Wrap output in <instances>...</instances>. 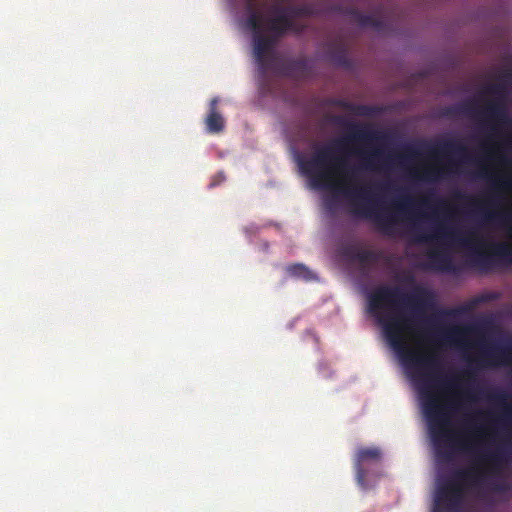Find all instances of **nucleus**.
<instances>
[{
	"instance_id": "f257e3e1",
	"label": "nucleus",
	"mask_w": 512,
	"mask_h": 512,
	"mask_svg": "<svg viewBox=\"0 0 512 512\" xmlns=\"http://www.w3.org/2000/svg\"><path fill=\"white\" fill-rule=\"evenodd\" d=\"M331 121L346 127L349 133L330 145L316 149L311 157L300 158L298 164L302 173L310 178L316 188L339 187L350 200L355 215L373 219L384 233L390 235L398 223V214H411L414 201L410 196L401 197L394 204L396 213L393 214L376 209L373 186L359 185L358 181L362 172L380 169L391 156H386L384 149L377 146L368 151H358L359 161L351 165L346 157V145L386 143L394 135L376 129L371 124L347 122L343 116H332Z\"/></svg>"
},
{
	"instance_id": "f03ea898",
	"label": "nucleus",
	"mask_w": 512,
	"mask_h": 512,
	"mask_svg": "<svg viewBox=\"0 0 512 512\" xmlns=\"http://www.w3.org/2000/svg\"><path fill=\"white\" fill-rule=\"evenodd\" d=\"M435 303V293L426 287L416 286L410 294H405L398 286L380 285L367 295V312L382 327L387 342L402 364L422 377L426 389L452 391L459 385L455 377H443L438 373V357L434 353L412 350L406 340L413 318H421Z\"/></svg>"
},
{
	"instance_id": "7ed1b4c3",
	"label": "nucleus",
	"mask_w": 512,
	"mask_h": 512,
	"mask_svg": "<svg viewBox=\"0 0 512 512\" xmlns=\"http://www.w3.org/2000/svg\"><path fill=\"white\" fill-rule=\"evenodd\" d=\"M506 455L505 446H499L494 451H484L478 455L477 462L488 463L489 467L473 464L454 470L446 478H439L431 512H460L466 501L467 490L481 487L489 476L497 474Z\"/></svg>"
},
{
	"instance_id": "20e7f679",
	"label": "nucleus",
	"mask_w": 512,
	"mask_h": 512,
	"mask_svg": "<svg viewBox=\"0 0 512 512\" xmlns=\"http://www.w3.org/2000/svg\"><path fill=\"white\" fill-rule=\"evenodd\" d=\"M272 6L274 17L265 18L257 9L254 0L246 1L247 17L245 26L252 31V44L254 58L262 73H266L269 67V56L272 54L277 40L287 32L301 33L304 25L292 19L289 12H280Z\"/></svg>"
},
{
	"instance_id": "39448f33",
	"label": "nucleus",
	"mask_w": 512,
	"mask_h": 512,
	"mask_svg": "<svg viewBox=\"0 0 512 512\" xmlns=\"http://www.w3.org/2000/svg\"><path fill=\"white\" fill-rule=\"evenodd\" d=\"M456 408L452 400L441 402L430 391H423L422 409L427 419L429 434L436 453L445 460H450L451 451L445 448L468 450L467 443L460 441L450 429V410Z\"/></svg>"
},
{
	"instance_id": "423d86ee",
	"label": "nucleus",
	"mask_w": 512,
	"mask_h": 512,
	"mask_svg": "<svg viewBox=\"0 0 512 512\" xmlns=\"http://www.w3.org/2000/svg\"><path fill=\"white\" fill-rule=\"evenodd\" d=\"M421 146L424 152L431 157L449 158L445 166L426 169L422 176L425 180L435 181L442 178L445 173L452 171L457 165L455 157L459 160H468L467 147L457 139H443L433 144L423 143Z\"/></svg>"
},
{
	"instance_id": "0eeeda50",
	"label": "nucleus",
	"mask_w": 512,
	"mask_h": 512,
	"mask_svg": "<svg viewBox=\"0 0 512 512\" xmlns=\"http://www.w3.org/2000/svg\"><path fill=\"white\" fill-rule=\"evenodd\" d=\"M509 87L507 83L498 79L496 83H490L483 87L481 93L495 98L489 101L480 114L487 120L493 121L497 126H509L511 118L505 104Z\"/></svg>"
},
{
	"instance_id": "6e6552de",
	"label": "nucleus",
	"mask_w": 512,
	"mask_h": 512,
	"mask_svg": "<svg viewBox=\"0 0 512 512\" xmlns=\"http://www.w3.org/2000/svg\"><path fill=\"white\" fill-rule=\"evenodd\" d=\"M453 199L474 207L473 213L480 217L484 223L494 224L506 221V215L498 210L500 203L494 192L490 193L484 200H480L457 190L453 193Z\"/></svg>"
},
{
	"instance_id": "1a4fd4ad",
	"label": "nucleus",
	"mask_w": 512,
	"mask_h": 512,
	"mask_svg": "<svg viewBox=\"0 0 512 512\" xmlns=\"http://www.w3.org/2000/svg\"><path fill=\"white\" fill-rule=\"evenodd\" d=\"M512 246L504 242L489 244V252L475 250L471 261L475 266L488 269L496 263V258L506 263H511Z\"/></svg>"
},
{
	"instance_id": "9d476101",
	"label": "nucleus",
	"mask_w": 512,
	"mask_h": 512,
	"mask_svg": "<svg viewBox=\"0 0 512 512\" xmlns=\"http://www.w3.org/2000/svg\"><path fill=\"white\" fill-rule=\"evenodd\" d=\"M382 458V451L379 447H360L354 456V469L356 481L362 488L367 487L366 478L368 471L366 465L378 464Z\"/></svg>"
},
{
	"instance_id": "9b49d317",
	"label": "nucleus",
	"mask_w": 512,
	"mask_h": 512,
	"mask_svg": "<svg viewBox=\"0 0 512 512\" xmlns=\"http://www.w3.org/2000/svg\"><path fill=\"white\" fill-rule=\"evenodd\" d=\"M482 353L481 357L477 360V362L481 365H499V364H509L512 363V359L510 357V351L512 350V340L509 346H491L486 348L484 344L481 343Z\"/></svg>"
},
{
	"instance_id": "f8f14e48",
	"label": "nucleus",
	"mask_w": 512,
	"mask_h": 512,
	"mask_svg": "<svg viewBox=\"0 0 512 512\" xmlns=\"http://www.w3.org/2000/svg\"><path fill=\"white\" fill-rule=\"evenodd\" d=\"M348 14L351 15L352 21L361 28H372L377 32H385L388 29L387 22L375 15L363 14L357 9H350Z\"/></svg>"
},
{
	"instance_id": "ddd939ff",
	"label": "nucleus",
	"mask_w": 512,
	"mask_h": 512,
	"mask_svg": "<svg viewBox=\"0 0 512 512\" xmlns=\"http://www.w3.org/2000/svg\"><path fill=\"white\" fill-rule=\"evenodd\" d=\"M219 99L214 97L209 103V111L205 118L206 129L209 133L218 134L225 128V120L221 113L217 110Z\"/></svg>"
},
{
	"instance_id": "4468645a",
	"label": "nucleus",
	"mask_w": 512,
	"mask_h": 512,
	"mask_svg": "<svg viewBox=\"0 0 512 512\" xmlns=\"http://www.w3.org/2000/svg\"><path fill=\"white\" fill-rule=\"evenodd\" d=\"M430 267L436 271L456 273L457 266L446 252L433 250L428 254Z\"/></svg>"
},
{
	"instance_id": "2eb2a0df",
	"label": "nucleus",
	"mask_w": 512,
	"mask_h": 512,
	"mask_svg": "<svg viewBox=\"0 0 512 512\" xmlns=\"http://www.w3.org/2000/svg\"><path fill=\"white\" fill-rule=\"evenodd\" d=\"M275 9L280 12H289L294 20L297 17H308L316 14L315 6L312 3H303L292 6L276 5Z\"/></svg>"
},
{
	"instance_id": "dca6fc26",
	"label": "nucleus",
	"mask_w": 512,
	"mask_h": 512,
	"mask_svg": "<svg viewBox=\"0 0 512 512\" xmlns=\"http://www.w3.org/2000/svg\"><path fill=\"white\" fill-rule=\"evenodd\" d=\"M421 206L429 209L432 215H438L439 212H447L448 203L446 200L435 196L434 193H430L420 201Z\"/></svg>"
},
{
	"instance_id": "f3484780",
	"label": "nucleus",
	"mask_w": 512,
	"mask_h": 512,
	"mask_svg": "<svg viewBox=\"0 0 512 512\" xmlns=\"http://www.w3.org/2000/svg\"><path fill=\"white\" fill-rule=\"evenodd\" d=\"M485 398L489 402L503 408L504 419L508 418L511 415L512 408L506 403L508 395L505 392L500 390H491L485 393Z\"/></svg>"
},
{
	"instance_id": "a211bd4d",
	"label": "nucleus",
	"mask_w": 512,
	"mask_h": 512,
	"mask_svg": "<svg viewBox=\"0 0 512 512\" xmlns=\"http://www.w3.org/2000/svg\"><path fill=\"white\" fill-rule=\"evenodd\" d=\"M307 72V63L305 60L297 59L287 62L283 67V73L293 78H301Z\"/></svg>"
},
{
	"instance_id": "6ab92c4d",
	"label": "nucleus",
	"mask_w": 512,
	"mask_h": 512,
	"mask_svg": "<svg viewBox=\"0 0 512 512\" xmlns=\"http://www.w3.org/2000/svg\"><path fill=\"white\" fill-rule=\"evenodd\" d=\"M474 327H453L442 335V339L447 342H454L457 344H464L463 338L467 333L475 331Z\"/></svg>"
},
{
	"instance_id": "aec40b11",
	"label": "nucleus",
	"mask_w": 512,
	"mask_h": 512,
	"mask_svg": "<svg viewBox=\"0 0 512 512\" xmlns=\"http://www.w3.org/2000/svg\"><path fill=\"white\" fill-rule=\"evenodd\" d=\"M383 109L376 105L351 103L349 112L362 117H373L382 113Z\"/></svg>"
},
{
	"instance_id": "412c9836",
	"label": "nucleus",
	"mask_w": 512,
	"mask_h": 512,
	"mask_svg": "<svg viewBox=\"0 0 512 512\" xmlns=\"http://www.w3.org/2000/svg\"><path fill=\"white\" fill-rule=\"evenodd\" d=\"M287 272L291 276L302 278L304 280H311L314 278L313 273L305 265L300 263L288 266Z\"/></svg>"
},
{
	"instance_id": "4be33fe9",
	"label": "nucleus",
	"mask_w": 512,
	"mask_h": 512,
	"mask_svg": "<svg viewBox=\"0 0 512 512\" xmlns=\"http://www.w3.org/2000/svg\"><path fill=\"white\" fill-rule=\"evenodd\" d=\"M354 259H356L361 264H368L376 261L377 257L373 251L361 249L355 253Z\"/></svg>"
},
{
	"instance_id": "5701e85b",
	"label": "nucleus",
	"mask_w": 512,
	"mask_h": 512,
	"mask_svg": "<svg viewBox=\"0 0 512 512\" xmlns=\"http://www.w3.org/2000/svg\"><path fill=\"white\" fill-rule=\"evenodd\" d=\"M415 235H414V241L416 243H429V242H432L436 236L434 234H427V233H422V232H419L418 229L415 227Z\"/></svg>"
},
{
	"instance_id": "b1692460",
	"label": "nucleus",
	"mask_w": 512,
	"mask_h": 512,
	"mask_svg": "<svg viewBox=\"0 0 512 512\" xmlns=\"http://www.w3.org/2000/svg\"><path fill=\"white\" fill-rule=\"evenodd\" d=\"M335 47H340V49L335 53L333 60L340 65H345L347 63V56L345 49L342 48L345 47L344 44L337 43Z\"/></svg>"
},
{
	"instance_id": "393cba45",
	"label": "nucleus",
	"mask_w": 512,
	"mask_h": 512,
	"mask_svg": "<svg viewBox=\"0 0 512 512\" xmlns=\"http://www.w3.org/2000/svg\"><path fill=\"white\" fill-rule=\"evenodd\" d=\"M351 103L348 100L340 99V98H333L329 100V104L338 108H341L343 110L349 111L351 107Z\"/></svg>"
},
{
	"instance_id": "a878e982",
	"label": "nucleus",
	"mask_w": 512,
	"mask_h": 512,
	"mask_svg": "<svg viewBox=\"0 0 512 512\" xmlns=\"http://www.w3.org/2000/svg\"><path fill=\"white\" fill-rule=\"evenodd\" d=\"M498 79L507 83L508 87L512 84V65L508 68H505L498 75Z\"/></svg>"
},
{
	"instance_id": "bb28decb",
	"label": "nucleus",
	"mask_w": 512,
	"mask_h": 512,
	"mask_svg": "<svg viewBox=\"0 0 512 512\" xmlns=\"http://www.w3.org/2000/svg\"><path fill=\"white\" fill-rule=\"evenodd\" d=\"M499 148L505 152L512 151V130L504 136Z\"/></svg>"
},
{
	"instance_id": "cd10ccee",
	"label": "nucleus",
	"mask_w": 512,
	"mask_h": 512,
	"mask_svg": "<svg viewBox=\"0 0 512 512\" xmlns=\"http://www.w3.org/2000/svg\"><path fill=\"white\" fill-rule=\"evenodd\" d=\"M494 189L512 190V179H502L493 183Z\"/></svg>"
},
{
	"instance_id": "c85d7f7f",
	"label": "nucleus",
	"mask_w": 512,
	"mask_h": 512,
	"mask_svg": "<svg viewBox=\"0 0 512 512\" xmlns=\"http://www.w3.org/2000/svg\"><path fill=\"white\" fill-rule=\"evenodd\" d=\"M405 151L407 153L408 156H416V155H419L420 154V151L418 149H416L414 146H406L405 147Z\"/></svg>"
},
{
	"instance_id": "c756f323",
	"label": "nucleus",
	"mask_w": 512,
	"mask_h": 512,
	"mask_svg": "<svg viewBox=\"0 0 512 512\" xmlns=\"http://www.w3.org/2000/svg\"><path fill=\"white\" fill-rule=\"evenodd\" d=\"M498 159L505 166H508V165H510L512 163L510 157H508L505 154H499Z\"/></svg>"
},
{
	"instance_id": "7c9ffc66",
	"label": "nucleus",
	"mask_w": 512,
	"mask_h": 512,
	"mask_svg": "<svg viewBox=\"0 0 512 512\" xmlns=\"http://www.w3.org/2000/svg\"><path fill=\"white\" fill-rule=\"evenodd\" d=\"M461 108H462V110H463L464 112H467V113H468V112H470L471 105H470L469 103H467V104H463V105L461 106Z\"/></svg>"
},
{
	"instance_id": "2f4dec72",
	"label": "nucleus",
	"mask_w": 512,
	"mask_h": 512,
	"mask_svg": "<svg viewBox=\"0 0 512 512\" xmlns=\"http://www.w3.org/2000/svg\"><path fill=\"white\" fill-rule=\"evenodd\" d=\"M462 243L464 245H470L472 243V241L469 238H465V239H462Z\"/></svg>"
},
{
	"instance_id": "473e14b6",
	"label": "nucleus",
	"mask_w": 512,
	"mask_h": 512,
	"mask_svg": "<svg viewBox=\"0 0 512 512\" xmlns=\"http://www.w3.org/2000/svg\"><path fill=\"white\" fill-rule=\"evenodd\" d=\"M495 489H496V490H504V487H503V486H501V485H499V486H496V487H495Z\"/></svg>"
},
{
	"instance_id": "72a5a7b5",
	"label": "nucleus",
	"mask_w": 512,
	"mask_h": 512,
	"mask_svg": "<svg viewBox=\"0 0 512 512\" xmlns=\"http://www.w3.org/2000/svg\"><path fill=\"white\" fill-rule=\"evenodd\" d=\"M465 375H466V376H468V377H470V376H471V371H466V372H465Z\"/></svg>"
}]
</instances>
